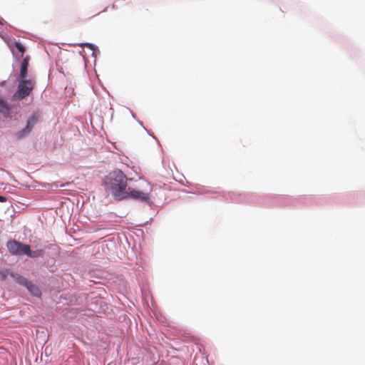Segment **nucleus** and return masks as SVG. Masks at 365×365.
Returning <instances> with one entry per match:
<instances>
[{
  "mask_svg": "<svg viewBox=\"0 0 365 365\" xmlns=\"http://www.w3.org/2000/svg\"><path fill=\"white\" fill-rule=\"evenodd\" d=\"M128 178L124 173L120 170H114L106 176L105 180V188L109 191L117 200L125 199L126 193Z\"/></svg>",
  "mask_w": 365,
  "mask_h": 365,
  "instance_id": "nucleus-1",
  "label": "nucleus"
},
{
  "mask_svg": "<svg viewBox=\"0 0 365 365\" xmlns=\"http://www.w3.org/2000/svg\"><path fill=\"white\" fill-rule=\"evenodd\" d=\"M152 191V185L148 181L142 180L136 188L128 187L125 199L130 198L134 200L149 202Z\"/></svg>",
  "mask_w": 365,
  "mask_h": 365,
  "instance_id": "nucleus-2",
  "label": "nucleus"
},
{
  "mask_svg": "<svg viewBox=\"0 0 365 365\" xmlns=\"http://www.w3.org/2000/svg\"><path fill=\"white\" fill-rule=\"evenodd\" d=\"M36 82L33 79L20 78L17 89L12 96L14 101H21L29 96L35 87Z\"/></svg>",
  "mask_w": 365,
  "mask_h": 365,
  "instance_id": "nucleus-3",
  "label": "nucleus"
},
{
  "mask_svg": "<svg viewBox=\"0 0 365 365\" xmlns=\"http://www.w3.org/2000/svg\"><path fill=\"white\" fill-rule=\"evenodd\" d=\"M9 251L12 255H22L30 252V246L15 240H10L6 244Z\"/></svg>",
  "mask_w": 365,
  "mask_h": 365,
  "instance_id": "nucleus-4",
  "label": "nucleus"
},
{
  "mask_svg": "<svg viewBox=\"0 0 365 365\" xmlns=\"http://www.w3.org/2000/svg\"><path fill=\"white\" fill-rule=\"evenodd\" d=\"M10 110L11 108L7 102L0 97V113H2L5 118H7L10 115Z\"/></svg>",
  "mask_w": 365,
  "mask_h": 365,
  "instance_id": "nucleus-5",
  "label": "nucleus"
},
{
  "mask_svg": "<svg viewBox=\"0 0 365 365\" xmlns=\"http://www.w3.org/2000/svg\"><path fill=\"white\" fill-rule=\"evenodd\" d=\"M29 62V56L25 57L21 63V70H20V75H19L20 78L26 77Z\"/></svg>",
  "mask_w": 365,
  "mask_h": 365,
  "instance_id": "nucleus-6",
  "label": "nucleus"
},
{
  "mask_svg": "<svg viewBox=\"0 0 365 365\" xmlns=\"http://www.w3.org/2000/svg\"><path fill=\"white\" fill-rule=\"evenodd\" d=\"M26 287L29 290V292L35 297H40L41 294V290L31 281H29Z\"/></svg>",
  "mask_w": 365,
  "mask_h": 365,
  "instance_id": "nucleus-7",
  "label": "nucleus"
},
{
  "mask_svg": "<svg viewBox=\"0 0 365 365\" xmlns=\"http://www.w3.org/2000/svg\"><path fill=\"white\" fill-rule=\"evenodd\" d=\"M38 115L37 112H34L32 113L31 117L27 121L26 127L31 131L34 125L38 123Z\"/></svg>",
  "mask_w": 365,
  "mask_h": 365,
  "instance_id": "nucleus-8",
  "label": "nucleus"
},
{
  "mask_svg": "<svg viewBox=\"0 0 365 365\" xmlns=\"http://www.w3.org/2000/svg\"><path fill=\"white\" fill-rule=\"evenodd\" d=\"M10 275L17 283L22 286L26 287V285L29 282V280L26 278L21 276L19 274L11 272Z\"/></svg>",
  "mask_w": 365,
  "mask_h": 365,
  "instance_id": "nucleus-9",
  "label": "nucleus"
},
{
  "mask_svg": "<svg viewBox=\"0 0 365 365\" xmlns=\"http://www.w3.org/2000/svg\"><path fill=\"white\" fill-rule=\"evenodd\" d=\"M31 133V130L26 126L24 129L19 130L16 134L18 139H21L25 136L28 135Z\"/></svg>",
  "mask_w": 365,
  "mask_h": 365,
  "instance_id": "nucleus-10",
  "label": "nucleus"
},
{
  "mask_svg": "<svg viewBox=\"0 0 365 365\" xmlns=\"http://www.w3.org/2000/svg\"><path fill=\"white\" fill-rule=\"evenodd\" d=\"M43 252H44L42 250H36V251H34V252H32L30 250V252H29L28 253H26L25 255L29 256V257H38L39 256L43 255Z\"/></svg>",
  "mask_w": 365,
  "mask_h": 365,
  "instance_id": "nucleus-11",
  "label": "nucleus"
},
{
  "mask_svg": "<svg viewBox=\"0 0 365 365\" xmlns=\"http://www.w3.org/2000/svg\"><path fill=\"white\" fill-rule=\"evenodd\" d=\"M15 46L19 52L23 55L26 51L25 47L19 42L15 43Z\"/></svg>",
  "mask_w": 365,
  "mask_h": 365,
  "instance_id": "nucleus-12",
  "label": "nucleus"
},
{
  "mask_svg": "<svg viewBox=\"0 0 365 365\" xmlns=\"http://www.w3.org/2000/svg\"><path fill=\"white\" fill-rule=\"evenodd\" d=\"M8 271H0V279L5 280L8 276Z\"/></svg>",
  "mask_w": 365,
  "mask_h": 365,
  "instance_id": "nucleus-13",
  "label": "nucleus"
},
{
  "mask_svg": "<svg viewBox=\"0 0 365 365\" xmlns=\"http://www.w3.org/2000/svg\"><path fill=\"white\" fill-rule=\"evenodd\" d=\"M6 201V198L5 197H4V196L0 195V202H4Z\"/></svg>",
  "mask_w": 365,
  "mask_h": 365,
  "instance_id": "nucleus-14",
  "label": "nucleus"
}]
</instances>
